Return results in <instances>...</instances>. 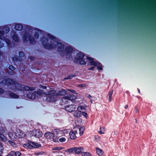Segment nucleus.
I'll return each mask as SVG.
<instances>
[{
    "mask_svg": "<svg viewBox=\"0 0 156 156\" xmlns=\"http://www.w3.org/2000/svg\"><path fill=\"white\" fill-rule=\"evenodd\" d=\"M66 93V92L65 90H61L58 93H56L55 90H51L46 94L47 95H50V96L46 98V101L47 102L55 101L57 100L59 96L64 95Z\"/></svg>",
    "mask_w": 156,
    "mask_h": 156,
    "instance_id": "nucleus-1",
    "label": "nucleus"
},
{
    "mask_svg": "<svg viewBox=\"0 0 156 156\" xmlns=\"http://www.w3.org/2000/svg\"><path fill=\"white\" fill-rule=\"evenodd\" d=\"M67 131L66 130H60L58 129H55L53 130L52 132H48L45 133L44 136L48 139H52L53 141V139L55 136H62L63 134L67 133Z\"/></svg>",
    "mask_w": 156,
    "mask_h": 156,
    "instance_id": "nucleus-2",
    "label": "nucleus"
},
{
    "mask_svg": "<svg viewBox=\"0 0 156 156\" xmlns=\"http://www.w3.org/2000/svg\"><path fill=\"white\" fill-rule=\"evenodd\" d=\"M8 81H9V83L10 84L15 85V87L18 90H22V91H33L35 89L34 87H29L27 86L22 85L19 84H18L12 80H9Z\"/></svg>",
    "mask_w": 156,
    "mask_h": 156,
    "instance_id": "nucleus-3",
    "label": "nucleus"
},
{
    "mask_svg": "<svg viewBox=\"0 0 156 156\" xmlns=\"http://www.w3.org/2000/svg\"><path fill=\"white\" fill-rule=\"evenodd\" d=\"M84 57L83 53L81 52H79L75 57L74 61L76 63L79 62L81 65H85L86 62L83 59Z\"/></svg>",
    "mask_w": 156,
    "mask_h": 156,
    "instance_id": "nucleus-4",
    "label": "nucleus"
},
{
    "mask_svg": "<svg viewBox=\"0 0 156 156\" xmlns=\"http://www.w3.org/2000/svg\"><path fill=\"white\" fill-rule=\"evenodd\" d=\"M87 60H88L89 64L88 65L93 66L91 67H90L88 68L89 70H92L94 69V66H97L98 64V63L96 61L95 59H94L93 58L90 57H87Z\"/></svg>",
    "mask_w": 156,
    "mask_h": 156,
    "instance_id": "nucleus-5",
    "label": "nucleus"
},
{
    "mask_svg": "<svg viewBox=\"0 0 156 156\" xmlns=\"http://www.w3.org/2000/svg\"><path fill=\"white\" fill-rule=\"evenodd\" d=\"M33 135L39 138L42 136V133L39 129H34L33 131Z\"/></svg>",
    "mask_w": 156,
    "mask_h": 156,
    "instance_id": "nucleus-6",
    "label": "nucleus"
},
{
    "mask_svg": "<svg viewBox=\"0 0 156 156\" xmlns=\"http://www.w3.org/2000/svg\"><path fill=\"white\" fill-rule=\"evenodd\" d=\"M58 136H55L53 139V141L55 142H60L63 143L66 141V137H61L60 138L58 137Z\"/></svg>",
    "mask_w": 156,
    "mask_h": 156,
    "instance_id": "nucleus-7",
    "label": "nucleus"
},
{
    "mask_svg": "<svg viewBox=\"0 0 156 156\" xmlns=\"http://www.w3.org/2000/svg\"><path fill=\"white\" fill-rule=\"evenodd\" d=\"M84 148L81 147H74V153L75 154H81Z\"/></svg>",
    "mask_w": 156,
    "mask_h": 156,
    "instance_id": "nucleus-8",
    "label": "nucleus"
},
{
    "mask_svg": "<svg viewBox=\"0 0 156 156\" xmlns=\"http://www.w3.org/2000/svg\"><path fill=\"white\" fill-rule=\"evenodd\" d=\"M16 138H21L24 137L26 134L21 130L20 129H17L16 132Z\"/></svg>",
    "mask_w": 156,
    "mask_h": 156,
    "instance_id": "nucleus-9",
    "label": "nucleus"
},
{
    "mask_svg": "<svg viewBox=\"0 0 156 156\" xmlns=\"http://www.w3.org/2000/svg\"><path fill=\"white\" fill-rule=\"evenodd\" d=\"M77 133V131L76 129L73 130H71L69 133L70 138L71 139L75 140L76 138V134Z\"/></svg>",
    "mask_w": 156,
    "mask_h": 156,
    "instance_id": "nucleus-10",
    "label": "nucleus"
},
{
    "mask_svg": "<svg viewBox=\"0 0 156 156\" xmlns=\"http://www.w3.org/2000/svg\"><path fill=\"white\" fill-rule=\"evenodd\" d=\"M65 109L67 111L71 112L75 110L76 106L74 105H69L67 106L66 107Z\"/></svg>",
    "mask_w": 156,
    "mask_h": 156,
    "instance_id": "nucleus-11",
    "label": "nucleus"
},
{
    "mask_svg": "<svg viewBox=\"0 0 156 156\" xmlns=\"http://www.w3.org/2000/svg\"><path fill=\"white\" fill-rule=\"evenodd\" d=\"M36 93H37L36 92H34L33 93L29 92L27 94V97L29 99H34L35 98L37 97Z\"/></svg>",
    "mask_w": 156,
    "mask_h": 156,
    "instance_id": "nucleus-12",
    "label": "nucleus"
},
{
    "mask_svg": "<svg viewBox=\"0 0 156 156\" xmlns=\"http://www.w3.org/2000/svg\"><path fill=\"white\" fill-rule=\"evenodd\" d=\"M76 98V96H75L72 95H68L62 99V101H64V100L66 99L69 100L71 101L74 100Z\"/></svg>",
    "mask_w": 156,
    "mask_h": 156,
    "instance_id": "nucleus-13",
    "label": "nucleus"
},
{
    "mask_svg": "<svg viewBox=\"0 0 156 156\" xmlns=\"http://www.w3.org/2000/svg\"><path fill=\"white\" fill-rule=\"evenodd\" d=\"M77 131H79V134L81 136L83 135L85 130V128L83 126H78L76 128Z\"/></svg>",
    "mask_w": 156,
    "mask_h": 156,
    "instance_id": "nucleus-14",
    "label": "nucleus"
},
{
    "mask_svg": "<svg viewBox=\"0 0 156 156\" xmlns=\"http://www.w3.org/2000/svg\"><path fill=\"white\" fill-rule=\"evenodd\" d=\"M96 152V154L99 156H101L103 155L104 154V151L101 149L96 147L95 148Z\"/></svg>",
    "mask_w": 156,
    "mask_h": 156,
    "instance_id": "nucleus-15",
    "label": "nucleus"
},
{
    "mask_svg": "<svg viewBox=\"0 0 156 156\" xmlns=\"http://www.w3.org/2000/svg\"><path fill=\"white\" fill-rule=\"evenodd\" d=\"M29 148H37L41 146V144L34 142H32L27 144Z\"/></svg>",
    "mask_w": 156,
    "mask_h": 156,
    "instance_id": "nucleus-16",
    "label": "nucleus"
},
{
    "mask_svg": "<svg viewBox=\"0 0 156 156\" xmlns=\"http://www.w3.org/2000/svg\"><path fill=\"white\" fill-rule=\"evenodd\" d=\"M8 135L9 137L12 140H14L16 138V132L14 133L11 132L9 133Z\"/></svg>",
    "mask_w": 156,
    "mask_h": 156,
    "instance_id": "nucleus-17",
    "label": "nucleus"
},
{
    "mask_svg": "<svg viewBox=\"0 0 156 156\" xmlns=\"http://www.w3.org/2000/svg\"><path fill=\"white\" fill-rule=\"evenodd\" d=\"M35 92H36L37 93H36L37 97H38V96H40L42 95L43 94L47 95V94H46L47 92H48V91L44 93V91L43 90L39 89L37 91H35Z\"/></svg>",
    "mask_w": 156,
    "mask_h": 156,
    "instance_id": "nucleus-18",
    "label": "nucleus"
},
{
    "mask_svg": "<svg viewBox=\"0 0 156 156\" xmlns=\"http://www.w3.org/2000/svg\"><path fill=\"white\" fill-rule=\"evenodd\" d=\"M85 109V108L82 106H79L77 108V111L80 112L82 113L83 112V111H84Z\"/></svg>",
    "mask_w": 156,
    "mask_h": 156,
    "instance_id": "nucleus-19",
    "label": "nucleus"
},
{
    "mask_svg": "<svg viewBox=\"0 0 156 156\" xmlns=\"http://www.w3.org/2000/svg\"><path fill=\"white\" fill-rule=\"evenodd\" d=\"M22 26L20 24H17L16 25L15 28L17 30H20L22 29Z\"/></svg>",
    "mask_w": 156,
    "mask_h": 156,
    "instance_id": "nucleus-20",
    "label": "nucleus"
},
{
    "mask_svg": "<svg viewBox=\"0 0 156 156\" xmlns=\"http://www.w3.org/2000/svg\"><path fill=\"white\" fill-rule=\"evenodd\" d=\"M105 132V128L104 127H100V130L98 132V133L100 134H104Z\"/></svg>",
    "mask_w": 156,
    "mask_h": 156,
    "instance_id": "nucleus-21",
    "label": "nucleus"
},
{
    "mask_svg": "<svg viewBox=\"0 0 156 156\" xmlns=\"http://www.w3.org/2000/svg\"><path fill=\"white\" fill-rule=\"evenodd\" d=\"M82 115V112H78L77 110L76 112V114H74V116L77 117H80Z\"/></svg>",
    "mask_w": 156,
    "mask_h": 156,
    "instance_id": "nucleus-22",
    "label": "nucleus"
},
{
    "mask_svg": "<svg viewBox=\"0 0 156 156\" xmlns=\"http://www.w3.org/2000/svg\"><path fill=\"white\" fill-rule=\"evenodd\" d=\"M66 152L69 153L74 152V147L68 149L66 150Z\"/></svg>",
    "mask_w": 156,
    "mask_h": 156,
    "instance_id": "nucleus-23",
    "label": "nucleus"
},
{
    "mask_svg": "<svg viewBox=\"0 0 156 156\" xmlns=\"http://www.w3.org/2000/svg\"><path fill=\"white\" fill-rule=\"evenodd\" d=\"M0 138L4 141H5L7 140V138L6 137L2 134L0 135Z\"/></svg>",
    "mask_w": 156,
    "mask_h": 156,
    "instance_id": "nucleus-24",
    "label": "nucleus"
},
{
    "mask_svg": "<svg viewBox=\"0 0 156 156\" xmlns=\"http://www.w3.org/2000/svg\"><path fill=\"white\" fill-rule=\"evenodd\" d=\"M82 156H91V154L89 153L86 152H82Z\"/></svg>",
    "mask_w": 156,
    "mask_h": 156,
    "instance_id": "nucleus-25",
    "label": "nucleus"
},
{
    "mask_svg": "<svg viewBox=\"0 0 156 156\" xmlns=\"http://www.w3.org/2000/svg\"><path fill=\"white\" fill-rule=\"evenodd\" d=\"M113 93V90H110L109 93V100L110 101H111V97Z\"/></svg>",
    "mask_w": 156,
    "mask_h": 156,
    "instance_id": "nucleus-26",
    "label": "nucleus"
},
{
    "mask_svg": "<svg viewBox=\"0 0 156 156\" xmlns=\"http://www.w3.org/2000/svg\"><path fill=\"white\" fill-rule=\"evenodd\" d=\"M13 153H14V156H19L21 154L20 152L19 151L16 152L13 151Z\"/></svg>",
    "mask_w": 156,
    "mask_h": 156,
    "instance_id": "nucleus-27",
    "label": "nucleus"
},
{
    "mask_svg": "<svg viewBox=\"0 0 156 156\" xmlns=\"http://www.w3.org/2000/svg\"><path fill=\"white\" fill-rule=\"evenodd\" d=\"M63 148L62 147H54L53 150H58L60 151L61 150H62Z\"/></svg>",
    "mask_w": 156,
    "mask_h": 156,
    "instance_id": "nucleus-28",
    "label": "nucleus"
},
{
    "mask_svg": "<svg viewBox=\"0 0 156 156\" xmlns=\"http://www.w3.org/2000/svg\"><path fill=\"white\" fill-rule=\"evenodd\" d=\"M98 66V69L101 70L102 69V66L99 63H98V65L97 66Z\"/></svg>",
    "mask_w": 156,
    "mask_h": 156,
    "instance_id": "nucleus-29",
    "label": "nucleus"
},
{
    "mask_svg": "<svg viewBox=\"0 0 156 156\" xmlns=\"http://www.w3.org/2000/svg\"><path fill=\"white\" fill-rule=\"evenodd\" d=\"M7 156H14L13 151H11L10 153L8 154Z\"/></svg>",
    "mask_w": 156,
    "mask_h": 156,
    "instance_id": "nucleus-30",
    "label": "nucleus"
},
{
    "mask_svg": "<svg viewBox=\"0 0 156 156\" xmlns=\"http://www.w3.org/2000/svg\"><path fill=\"white\" fill-rule=\"evenodd\" d=\"M4 148L3 147V146L1 145L0 146V152L1 153H2L3 151Z\"/></svg>",
    "mask_w": 156,
    "mask_h": 156,
    "instance_id": "nucleus-31",
    "label": "nucleus"
},
{
    "mask_svg": "<svg viewBox=\"0 0 156 156\" xmlns=\"http://www.w3.org/2000/svg\"><path fill=\"white\" fill-rule=\"evenodd\" d=\"M82 114L86 118H87V114L85 112H83L82 113Z\"/></svg>",
    "mask_w": 156,
    "mask_h": 156,
    "instance_id": "nucleus-32",
    "label": "nucleus"
},
{
    "mask_svg": "<svg viewBox=\"0 0 156 156\" xmlns=\"http://www.w3.org/2000/svg\"><path fill=\"white\" fill-rule=\"evenodd\" d=\"M9 69L12 70H13L14 69V67L12 66H10L9 67Z\"/></svg>",
    "mask_w": 156,
    "mask_h": 156,
    "instance_id": "nucleus-33",
    "label": "nucleus"
},
{
    "mask_svg": "<svg viewBox=\"0 0 156 156\" xmlns=\"http://www.w3.org/2000/svg\"><path fill=\"white\" fill-rule=\"evenodd\" d=\"M13 98H18L19 96L17 95L14 94H13Z\"/></svg>",
    "mask_w": 156,
    "mask_h": 156,
    "instance_id": "nucleus-34",
    "label": "nucleus"
},
{
    "mask_svg": "<svg viewBox=\"0 0 156 156\" xmlns=\"http://www.w3.org/2000/svg\"><path fill=\"white\" fill-rule=\"evenodd\" d=\"M40 87L41 88H43L44 89H46V86H43L42 85H40Z\"/></svg>",
    "mask_w": 156,
    "mask_h": 156,
    "instance_id": "nucleus-35",
    "label": "nucleus"
},
{
    "mask_svg": "<svg viewBox=\"0 0 156 156\" xmlns=\"http://www.w3.org/2000/svg\"><path fill=\"white\" fill-rule=\"evenodd\" d=\"M9 142L10 143V144H11V145H12V146H14L15 144L12 141H10Z\"/></svg>",
    "mask_w": 156,
    "mask_h": 156,
    "instance_id": "nucleus-36",
    "label": "nucleus"
},
{
    "mask_svg": "<svg viewBox=\"0 0 156 156\" xmlns=\"http://www.w3.org/2000/svg\"><path fill=\"white\" fill-rule=\"evenodd\" d=\"M86 85L84 84H83L81 85V87H85L86 86Z\"/></svg>",
    "mask_w": 156,
    "mask_h": 156,
    "instance_id": "nucleus-37",
    "label": "nucleus"
},
{
    "mask_svg": "<svg viewBox=\"0 0 156 156\" xmlns=\"http://www.w3.org/2000/svg\"><path fill=\"white\" fill-rule=\"evenodd\" d=\"M20 55H21L22 56V55H24V53H23V52H20Z\"/></svg>",
    "mask_w": 156,
    "mask_h": 156,
    "instance_id": "nucleus-38",
    "label": "nucleus"
},
{
    "mask_svg": "<svg viewBox=\"0 0 156 156\" xmlns=\"http://www.w3.org/2000/svg\"><path fill=\"white\" fill-rule=\"evenodd\" d=\"M128 106L127 105H126L125 106V108L126 109L127 108H128Z\"/></svg>",
    "mask_w": 156,
    "mask_h": 156,
    "instance_id": "nucleus-39",
    "label": "nucleus"
},
{
    "mask_svg": "<svg viewBox=\"0 0 156 156\" xmlns=\"http://www.w3.org/2000/svg\"><path fill=\"white\" fill-rule=\"evenodd\" d=\"M136 112H138V111H139L138 109V108H136Z\"/></svg>",
    "mask_w": 156,
    "mask_h": 156,
    "instance_id": "nucleus-40",
    "label": "nucleus"
},
{
    "mask_svg": "<svg viewBox=\"0 0 156 156\" xmlns=\"http://www.w3.org/2000/svg\"><path fill=\"white\" fill-rule=\"evenodd\" d=\"M59 46H61L62 47H63V46L61 44H59Z\"/></svg>",
    "mask_w": 156,
    "mask_h": 156,
    "instance_id": "nucleus-41",
    "label": "nucleus"
},
{
    "mask_svg": "<svg viewBox=\"0 0 156 156\" xmlns=\"http://www.w3.org/2000/svg\"><path fill=\"white\" fill-rule=\"evenodd\" d=\"M18 39L17 38L16 40H15V41H18Z\"/></svg>",
    "mask_w": 156,
    "mask_h": 156,
    "instance_id": "nucleus-42",
    "label": "nucleus"
},
{
    "mask_svg": "<svg viewBox=\"0 0 156 156\" xmlns=\"http://www.w3.org/2000/svg\"><path fill=\"white\" fill-rule=\"evenodd\" d=\"M57 156H62V155H58Z\"/></svg>",
    "mask_w": 156,
    "mask_h": 156,
    "instance_id": "nucleus-43",
    "label": "nucleus"
},
{
    "mask_svg": "<svg viewBox=\"0 0 156 156\" xmlns=\"http://www.w3.org/2000/svg\"><path fill=\"white\" fill-rule=\"evenodd\" d=\"M0 156H2V155L1 154H0Z\"/></svg>",
    "mask_w": 156,
    "mask_h": 156,
    "instance_id": "nucleus-44",
    "label": "nucleus"
}]
</instances>
